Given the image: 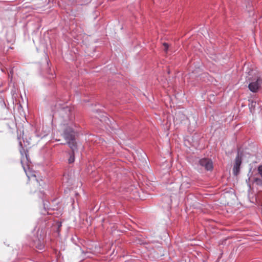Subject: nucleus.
<instances>
[{
  "mask_svg": "<svg viewBox=\"0 0 262 262\" xmlns=\"http://www.w3.org/2000/svg\"><path fill=\"white\" fill-rule=\"evenodd\" d=\"M261 83L262 79L259 77H257L255 81L249 83L248 88L252 92L256 93L259 89Z\"/></svg>",
  "mask_w": 262,
  "mask_h": 262,
  "instance_id": "3",
  "label": "nucleus"
},
{
  "mask_svg": "<svg viewBox=\"0 0 262 262\" xmlns=\"http://www.w3.org/2000/svg\"><path fill=\"white\" fill-rule=\"evenodd\" d=\"M242 161V156L238 152L235 159V163L233 168V173L235 176H237L240 171V167Z\"/></svg>",
  "mask_w": 262,
  "mask_h": 262,
  "instance_id": "4",
  "label": "nucleus"
},
{
  "mask_svg": "<svg viewBox=\"0 0 262 262\" xmlns=\"http://www.w3.org/2000/svg\"><path fill=\"white\" fill-rule=\"evenodd\" d=\"M63 138L67 141V143L72 150V154L69 159V162L72 163L74 161V151L77 148L75 140V133L71 127H67L63 133Z\"/></svg>",
  "mask_w": 262,
  "mask_h": 262,
  "instance_id": "1",
  "label": "nucleus"
},
{
  "mask_svg": "<svg viewBox=\"0 0 262 262\" xmlns=\"http://www.w3.org/2000/svg\"><path fill=\"white\" fill-rule=\"evenodd\" d=\"M59 114L63 122H67L72 118L71 109L69 107H66L61 109L59 112Z\"/></svg>",
  "mask_w": 262,
  "mask_h": 262,
  "instance_id": "2",
  "label": "nucleus"
},
{
  "mask_svg": "<svg viewBox=\"0 0 262 262\" xmlns=\"http://www.w3.org/2000/svg\"><path fill=\"white\" fill-rule=\"evenodd\" d=\"M253 181L256 185L262 187V178L255 177Z\"/></svg>",
  "mask_w": 262,
  "mask_h": 262,
  "instance_id": "6",
  "label": "nucleus"
},
{
  "mask_svg": "<svg viewBox=\"0 0 262 262\" xmlns=\"http://www.w3.org/2000/svg\"><path fill=\"white\" fill-rule=\"evenodd\" d=\"M163 46L164 48V50L166 53L167 52V50H168V49L169 47L168 44L167 43L164 42L163 43Z\"/></svg>",
  "mask_w": 262,
  "mask_h": 262,
  "instance_id": "8",
  "label": "nucleus"
},
{
  "mask_svg": "<svg viewBox=\"0 0 262 262\" xmlns=\"http://www.w3.org/2000/svg\"><path fill=\"white\" fill-rule=\"evenodd\" d=\"M61 226V223H58V227L59 228Z\"/></svg>",
  "mask_w": 262,
  "mask_h": 262,
  "instance_id": "9",
  "label": "nucleus"
},
{
  "mask_svg": "<svg viewBox=\"0 0 262 262\" xmlns=\"http://www.w3.org/2000/svg\"><path fill=\"white\" fill-rule=\"evenodd\" d=\"M20 152L21 155L22 156H23V151L21 150H20Z\"/></svg>",
  "mask_w": 262,
  "mask_h": 262,
  "instance_id": "10",
  "label": "nucleus"
},
{
  "mask_svg": "<svg viewBox=\"0 0 262 262\" xmlns=\"http://www.w3.org/2000/svg\"><path fill=\"white\" fill-rule=\"evenodd\" d=\"M20 145L21 146H22V144H21V142H20Z\"/></svg>",
  "mask_w": 262,
  "mask_h": 262,
  "instance_id": "11",
  "label": "nucleus"
},
{
  "mask_svg": "<svg viewBox=\"0 0 262 262\" xmlns=\"http://www.w3.org/2000/svg\"><path fill=\"white\" fill-rule=\"evenodd\" d=\"M255 176H258L259 177L262 178V165H259L257 167V173Z\"/></svg>",
  "mask_w": 262,
  "mask_h": 262,
  "instance_id": "7",
  "label": "nucleus"
},
{
  "mask_svg": "<svg viewBox=\"0 0 262 262\" xmlns=\"http://www.w3.org/2000/svg\"><path fill=\"white\" fill-rule=\"evenodd\" d=\"M200 164L205 168L207 170H212L213 168L212 162L209 159H202L200 160Z\"/></svg>",
  "mask_w": 262,
  "mask_h": 262,
  "instance_id": "5",
  "label": "nucleus"
}]
</instances>
